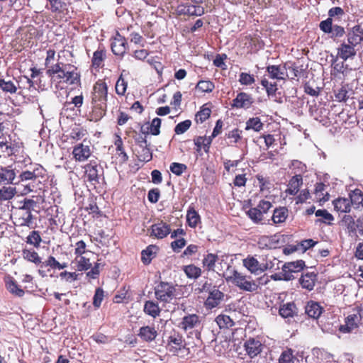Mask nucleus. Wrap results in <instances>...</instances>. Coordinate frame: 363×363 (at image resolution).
I'll return each mask as SVG.
<instances>
[{"label": "nucleus", "instance_id": "nucleus-24", "mask_svg": "<svg viewBox=\"0 0 363 363\" xmlns=\"http://www.w3.org/2000/svg\"><path fill=\"white\" fill-rule=\"evenodd\" d=\"M72 154L76 160L84 162L89 157L91 151L88 145L80 144L74 147Z\"/></svg>", "mask_w": 363, "mask_h": 363}, {"label": "nucleus", "instance_id": "nucleus-32", "mask_svg": "<svg viewBox=\"0 0 363 363\" xmlns=\"http://www.w3.org/2000/svg\"><path fill=\"white\" fill-rule=\"evenodd\" d=\"M5 283L6 289L13 295L18 297H22L24 295V291L20 288L13 278H6Z\"/></svg>", "mask_w": 363, "mask_h": 363}, {"label": "nucleus", "instance_id": "nucleus-1", "mask_svg": "<svg viewBox=\"0 0 363 363\" xmlns=\"http://www.w3.org/2000/svg\"><path fill=\"white\" fill-rule=\"evenodd\" d=\"M108 86L106 82L99 80L93 88L91 121H99L106 113Z\"/></svg>", "mask_w": 363, "mask_h": 363}, {"label": "nucleus", "instance_id": "nucleus-39", "mask_svg": "<svg viewBox=\"0 0 363 363\" xmlns=\"http://www.w3.org/2000/svg\"><path fill=\"white\" fill-rule=\"evenodd\" d=\"M144 312L152 318H156L160 313V308L157 303L147 301L144 305Z\"/></svg>", "mask_w": 363, "mask_h": 363}, {"label": "nucleus", "instance_id": "nucleus-40", "mask_svg": "<svg viewBox=\"0 0 363 363\" xmlns=\"http://www.w3.org/2000/svg\"><path fill=\"white\" fill-rule=\"evenodd\" d=\"M315 215L316 217L320 218L316 220V223H323L327 225H331L332 222L334 220L333 216L325 209L317 210L315 212Z\"/></svg>", "mask_w": 363, "mask_h": 363}, {"label": "nucleus", "instance_id": "nucleus-38", "mask_svg": "<svg viewBox=\"0 0 363 363\" xmlns=\"http://www.w3.org/2000/svg\"><path fill=\"white\" fill-rule=\"evenodd\" d=\"M278 363H298V359L295 357L294 351L287 348L281 352Z\"/></svg>", "mask_w": 363, "mask_h": 363}, {"label": "nucleus", "instance_id": "nucleus-52", "mask_svg": "<svg viewBox=\"0 0 363 363\" xmlns=\"http://www.w3.org/2000/svg\"><path fill=\"white\" fill-rule=\"evenodd\" d=\"M257 245L259 249H271L274 247L272 237L261 236L258 241Z\"/></svg>", "mask_w": 363, "mask_h": 363}, {"label": "nucleus", "instance_id": "nucleus-17", "mask_svg": "<svg viewBox=\"0 0 363 363\" xmlns=\"http://www.w3.org/2000/svg\"><path fill=\"white\" fill-rule=\"evenodd\" d=\"M243 265L252 274H258L268 269L267 264H260L259 261L252 256H248L243 259Z\"/></svg>", "mask_w": 363, "mask_h": 363}, {"label": "nucleus", "instance_id": "nucleus-7", "mask_svg": "<svg viewBox=\"0 0 363 363\" xmlns=\"http://www.w3.org/2000/svg\"><path fill=\"white\" fill-rule=\"evenodd\" d=\"M320 29L325 33L330 34V38H341L345 33V28L339 25H333V19L328 18L319 24Z\"/></svg>", "mask_w": 363, "mask_h": 363}, {"label": "nucleus", "instance_id": "nucleus-35", "mask_svg": "<svg viewBox=\"0 0 363 363\" xmlns=\"http://www.w3.org/2000/svg\"><path fill=\"white\" fill-rule=\"evenodd\" d=\"M288 216V209L286 207H279L274 211L272 219L273 223L277 225L285 222Z\"/></svg>", "mask_w": 363, "mask_h": 363}, {"label": "nucleus", "instance_id": "nucleus-30", "mask_svg": "<svg viewBox=\"0 0 363 363\" xmlns=\"http://www.w3.org/2000/svg\"><path fill=\"white\" fill-rule=\"evenodd\" d=\"M16 172L14 169L9 168H1L0 169V183L18 184V182H14Z\"/></svg>", "mask_w": 363, "mask_h": 363}, {"label": "nucleus", "instance_id": "nucleus-62", "mask_svg": "<svg viewBox=\"0 0 363 363\" xmlns=\"http://www.w3.org/2000/svg\"><path fill=\"white\" fill-rule=\"evenodd\" d=\"M191 121L190 120L184 121L178 123L174 128V132L177 135L185 133L191 126Z\"/></svg>", "mask_w": 363, "mask_h": 363}, {"label": "nucleus", "instance_id": "nucleus-11", "mask_svg": "<svg viewBox=\"0 0 363 363\" xmlns=\"http://www.w3.org/2000/svg\"><path fill=\"white\" fill-rule=\"evenodd\" d=\"M197 5L191 4H179L176 8V13L178 15H188L190 16H201L205 13L204 8L199 4Z\"/></svg>", "mask_w": 363, "mask_h": 363}, {"label": "nucleus", "instance_id": "nucleus-27", "mask_svg": "<svg viewBox=\"0 0 363 363\" xmlns=\"http://www.w3.org/2000/svg\"><path fill=\"white\" fill-rule=\"evenodd\" d=\"M269 77L273 79H284L286 74L285 67L281 65H269L267 67Z\"/></svg>", "mask_w": 363, "mask_h": 363}, {"label": "nucleus", "instance_id": "nucleus-51", "mask_svg": "<svg viewBox=\"0 0 363 363\" xmlns=\"http://www.w3.org/2000/svg\"><path fill=\"white\" fill-rule=\"evenodd\" d=\"M23 256L26 259L36 264L41 263V259L35 250H23Z\"/></svg>", "mask_w": 363, "mask_h": 363}, {"label": "nucleus", "instance_id": "nucleus-55", "mask_svg": "<svg viewBox=\"0 0 363 363\" xmlns=\"http://www.w3.org/2000/svg\"><path fill=\"white\" fill-rule=\"evenodd\" d=\"M326 186L323 183H317L315 186V198L319 201L324 199L328 200V198L325 199V196H328V194L325 192Z\"/></svg>", "mask_w": 363, "mask_h": 363}, {"label": "nucleus", "instance_id": "nucleus-57", "mask_svg": "<svg viewBox=\"0 0 363 363\" xmlns=\"http://www.w3.org/2000/svg\"><path fill=\"white\" fill-rule=\"evenodd\" d=\"M0 88L5 92L10 94L16 93L17 87L12 81H6L0 79Z\"/></svg>", "mask_w": 363, "mask_h": 363}, {"label": "nucleus", "instance_id": "nucleus-22", "mask_svg": "<svg viewBox=\"0 0 363 363\" xmlns=\"http://www.w3.org/2000/svg\"><path fill=\"white\" fill-rule=\"evenodd\" d=\"M347 42L357 46L363 41V28L359 25H356L352 28L348 33Z\"/></svg>", "mask_w": 363, "mask_h": 363}, {"label": "nucleus", "instance_id": "nucleus-44", "mask_svg": "<svg viewBox=\"0 0 363 363\" xmlns=\"http://www.w3.org/2000/svg\"><path fill=\"white\" fill-rule=\"evenodd\" d=\"M183 270L186 277L189 279H196L201 274V269L194 264L184 266Z\"/></svg>", "mask_w": 363, "mask_h": 363}, {"label": "nucleus", "instance_id": "nucleus-45", "mask_svg": "<svg viewBox=\"0 0 363 363\" xmlns=\"http://www.w3.org/2000/svg\"><path fill=\"white\" fill-rule=\"evenodd\" d=\"M74 261L79 271H86L91 267L89 259L83 255L75 257Z\"/></svg>", "mask_w": 363, "mask_h": 363}, {"label": "nucleus", "instance_id": "nucleus-23", "mask_svg": "<svg viewBox=\"0 0 363 363\" xmlns=\"http://www.w3.org/2000/svg\"><path fill=\"white\" fill-rule=\"evenodd\" d=\"M200 324V318L196 314H189L183 317L180 327L187 331L193 329Z\"/></svg>", "mask_w": 363, "mask_h": 363}, {"label": "nucleus", "instance_id": "nucleus-14", "mask_svg": "<svg viewBox=\"0 0 363 363\" xmlns=\"http://www.w3.org/2000/svg\"><path fill=\"white\" fill-rule=\"evenodd\" d=\"M102 171L101 167L96 162H90L85 166V177L91 183L98 184Z\"/></svg>", "mask_w": 363, "mask_h": 363}, {"label": "nucleus", "instance_id": "nucleus-54", "mask_svg": "<svg viewBox=\"0 0 363 363\" xmlns=\"http://www.w3.org/2000/svg\"><path fill=\"white\" fill-rule=\"evenodd\" d=\"M349 91L345 86H342L340 89L335 90V97L337 101H346L349 99Z\"/></svg>", "mask_w": 363, "mask_h": 363}, {"label": "nucleus", "instance_id": "nucleus-33", "mask_svg": "<svg viewBox=\"0 0 363 363\" xmlns=\"http://www.w3.org/2000/svg\"><path fill=\"white\" fill-rule=\"evenodd\" d=\"M301 184L302 177L300 174H296L289 181L286 192L290 195H296L299 191Z\"/></svg>", "mask_w": 363, "mask_h": 363}, {"label": "nucleus", "instance_id": "nucleus-28", "mask_svg": "<svg viewBox=\"0 0 363 363\" xmlns=\"http://www.w3.org/2000/svg\"><path fill=\"white\" fill-rule=\"evenodd\" d=\"M316 281V274L314 272H306L303 274L299 279V283L301 286L309 291H311Z\"/></svg>", "mask_w": 363, "mask_h": 363}, {"label": "nucleus", "instance_id": "nucleus-34", "mask_svg": "<svg viewBox=\"0 0 363 363\" xmlns=\"http://www.w3.org/2000/svg\"><path fill=\"white\" fill-rule=\"evenodd\" d=\"M349 200L354 208L363 207V192L359 189H355L350 194Z\"/></svg>", "mask_w": 363, "mask_h": 363}, {"label": "nucleus", "instance_id": "nucleus-20", "mask_svg": "<svg viewBox=\"0 0 363 363\" xmlns=\"http://www.w3.org/2000/svg\"><path fill=\"white\" fill-rule=\"evenodd\" d=\"M224 297V294L220 290L214 287L208 294L205 301V306L207 308L212 309L218 306Z\"/></svg>", "mask_w": 363, "mask_h": 363}, {"label": "nucleus", "instance_id": "nucleus-16", "mask_svg": "<svg viewBox=\"0 0 363 363\" xmlns=\"http://www.w3.org/2000/svg\"><path fill=\"white\" fill-rule=\"evenodd\" d=\"M15 220L13 223L16 226L23 227L27 226L29 228H33V216L31 211H18L15 213Z\"/></svg>", "mask_w": 363, "mask_h": 363}, {"label": "nucleus", "instance_id": "nucleus-26", "mask_svg": "<svg viewBox=\"0 0 363 363\" xmlns=\"http://www.w3.org/2000/svg\"><path fill=\"white\" fill-rule=\"evenodd\" d=\"M213 139L211 137L199 136L194 139V143L196 147V152L200 153L203 149L206 153H208Z\"/></svg>", "mask_w": 363, "mask_h": 363}, {"label": "nucleus", "instance_id": "nucleus-5", "mask_svg": "<svg viewBox=\"0 0 363 363\" xmlns=\"http://www.w3.org/2000/svg\"><path fill=\"white\" fill-rule=\"evenodd\" d=\"M155 295L160 301L170 303L176 296V289L172 284L162 281L155 286Z\"/></svg>", "mask_w": 363, "mask_h": 363}, {"label": "nucleus", "instance_id": "nucleus-64", "mask_svg": "<svg viewBox=\"0 0 363 363\" xmlns=\"http://www.w3.org/2000/svg\"><path fill=\"white\" fill-rule=\"evenodd\" d=\"M64 69V66L61 67L59 63L51 66L46 72L47 74L55 80L56 75L60 74L61 72Z\"/></svg>", "mask_w": 363, "mask_h": 363}, {"label": "nucleus", "instance_id": "nucleus-59", "mask_svg": "<svg viewBox=\"0 0 363 363\" xmlns=\"http://www.w3.org/2000/svg\"><path fill=\"white\" fill-rule=\"evenodd\" d=\"M238 81L242 85L250 86L255 83V79L253 75L245 72H241L239 75Z\"/></svg>", "mask_w": 363, "mask_h": 363}, {"label": "nucleus", "instance_id": "nucleus-36", "mask_svg": "<svg viewBox=\"0 0 363 363\" xmlns=\"http://www.w3.org/2000/svg\"><path fill=\"white\" fill-rule=\"evenodd\" d=\"M158 250V247L156 245H149L145 250H143L141 252V259L142 262L147 264H149L154 256L156 255Z\"/></svg>", "mask_w": 363, "mask_h": 363}, {"label": "nucleus", "instance_id": "nucleus-31", "mask_svg": "<svg viewBox=\"0 0 363 363\" xmlns=\"http://www.w3.org/2000/svg\"><path fill=\"white\" fill-rule=\"evenodd\" d=\"M334 209L340 213H348L351 209V204L349 199L338 198L333 201Z\"/></svg>", "mask_w": 363, "mask_h": 363}, {"label": "nucleus", "instance_id": "nucleus-49", "mask_svg": "<svg viewBox=\"0 0 363 363\" xmlns=\"http://www.w3.org/2000/svg\"><path fill=\"white\" fill-rule=\"evenodd\" d=\"M248 217L255 223H259L263 219V213L258 208H251L247 211Z\"/></svg>", "mask_w": 363, "mask_h": 363}, {"label": "nucleus", "instance_id": "nucleus-9", "mask_svg": "<svg viewBox=\"0 0 363 363\" xmlns=\"http://www.w3.org/2000/svg\"><path fill=\"white\" fill-rule=\"evenodd\" d=\"M362 316L360 311L350 314L346 318L344 325L340 326V331L343 333H351L359 327Z\"/></svg>", "mask_w": 363, "mask_h": 363}, {"label": "nucleus", "instance_id": "nucleus-58", "mask_svg": "<svg viewBox=\"0 0 363 363\" xmlns=\"http://www.w3.org/2000/svg\"><path fill=\"white\" fill-rule=\"evenodd\" d=\"M214 87L213 83L208 80H201L196 85V89L202 92H211Z\"/></svg>", "mask_w": 363, "mask_h": 363}, {"label": "nucleus", "instance_id": "nucleus-8", "mask_svg": "<svg viewBox=\"0 0 363 363\" xmlns=\"http://www.w3.org/2000/svg\"><path fill=\"white\" fill-rule=\"evenodd\" d=\"M264 348V345L259 337H250L244 343L246 354L251 358L259 354Z\"/></svg>", "mask_w": 363, "mask_h": 363}, {"label": "nucleus", "instance_id": "nucleus-42", "mask_svg": "<svg viewBox=\"0 0 363 363\" xmlns=\"http://www.w3.org/2000/svg\"><path fill=\"white\" fill-rule=\"evenodd\" d=\"M218 261V255L208 253L203 259V267L208 271H215L216 262Z\"/></svg>", "mask_w": 363, "mask_h": 363}, {"label": "nucleus", "instance_id": "nucleus-3", "mask_svg": "<svg viewBox=\"0 0 363 363\" xmlns=\"http://www.w3.org/2000/svg\"><path fill=\"white\" fill-rule=\"evenodd\" d=\"M228 282H230L240 289L248 292L256 291L259 285L250 276H247L235 269H231L228 273L224 274Z\"/></svg>", "mask_w": 363, "mask_h": 363}, {"label": "nucleus", "instance_id": "nucleus-56", "mask_svg": "<svg viewBox=\"0 0 363 363\" xmlns=\"http://www.w3.org/2000/svg\"><path fill=\"white\" fill-rule=\"evenodd\" d=\"M105 54L102 50H97L94 52L92 57V66L99 67L102 65Z\"/></svg>", "mask_w": 363, "mask_h": 363}, {"label": "nucleus", "instance_id": "nucleus-25", "mask_svg": "<svg viewBox=\"0 0 363 363\" xmlns=\"http://www.w3.org/2000/svg\"><path fill=\"white\" fill-rule=\"evenodd\" d=\"M279 315L284 318H292L297 314V308L294 302L284 303L280 305Z\"/></svg>", "mask_w": 363, "mask_h": 363}, {"label": "nucleus", "instance_id": "nucleus-2", "mask_svg": "<svg viewBox=\"0 0 363 363\" xmlns=\"http://www.w3.org/2000/svg\"><path fill=\"white\" fill-rule=\"evenodd\" d=\"M16 167L21 169H25L22 170V172L18 177V184L21 182L36 180L40 178L44 179L47 174L46 169L42 165L38 163H33L30 158L28 157H25L23 160H18L16 162L15 169H16Z\"/></svg>", "mask_w": 363, "mask_h": 363}, {"label": "nucleus", "instance_id": "nucleus-61", "mask_svg": "<svg viewBox=\"0 0 363 363\" xmlns=\"http://www.w3.org/2000/svg\"><path fill=\"white\" fill-rule=\"evenodd\" d=\"M169 169L173 174L180 176L186 170L187 167L184 164L173 162L171 164Z\"/></svg>", "mask_w": 363, "mask_h": 363}, {"label": "nucleus", "instance_id": "nucleus-18", "mask_svg": "<svg viewBox=\"0 0 363 363\" xmlns=\"http://www.w3.org/2000/svg\"><path fill=\"white\" fill-rule=\"evenodd\" d=\"M150 230V236L157 239L164 238L171 233L170 225L163 221L152 225Z\"/></svg>", "mask_w": 363, "mask_h": 363}, {"label": "nucleus", "instance_id": "nucleus-47", "mask_svg": "<svg viewBox=\"0 0 363 363\" xmlns=\"http://www.w3.org/2000/svg\"><path fill=\"white\" fill-rule=\"evenodd\" d=\"M341 225L345 228L350 233H355L354 219L350 215H345L342 217Z\"/></svg>", "mask_w": 363, "mask_h": 363}, {"label": "nucleus", "instance_id": "nucleus-50", "mask_svg": "<svg viewBox=\"0 0 363 363\" xmlns=\"http://www.w3.org/2000/svg\"><path fill=\"white\" fill-rule=\"evenodd\" d=\"M216 322L220 328H230L233 325V321L227 315H219L216 318Z\"/></svg>", "mask_w": 363, "mask_h": 363}, {"label": "nucleus", "instance_id": "nucleus-53", "mask_svg": "<svg viewBox=\"0 0 363 363\" xmlns=\"http://www.w3.org/2000/svg\"><path fill=\"white\" fill-rule=\"evenodd\" d=\"M42 241L41 237L38 231H32L26 238V242L32 245L35 247H39Z\"/></svg>", "mask_w": 363, "mask_h": 363}, {"label": "nucleus", "instance_id": "nucleus-43", "mask_svg": "<svg viewBox=\"0 0 363 363\" xmlns=\"http://www.w3.org/2000/svg\"><path fill=\"white\" fill-rule=\"evenodd\" d=\"M186 220L191 228H195L200 223V216L194 208H189L186 213Z\"/></svg>", "mask_w": 363, "mask_h": 363}, {"label": "nucleus", "instance_id": "nucleus-19", "mask_svg": "<svg viewBox=\"0 0 363 363\" xmlns=\"http://www.w3.org/2000/svg\"><path fill=\"white\" fill-rule=\"evenodd\" d=\"M355 47V45H353L348 42H343L337 48V56L344 61L354 58L357 54Z\"/></svg>", "mask_w": 363, "mask_h": 363}, {"label": "nucleus", "instance_id": "nucleus-46", "mask_svg": "<svg viewBox=\"0 0 363 363\" xmlns=\"http://www.w3.org/2000/svg\"><path fill=\"white\" fill-rule=\"evenodd\" d=\"M16 194V189L11 186H4L0 189V200L7 201L13 199Z\"/></svg>", "mask_w": 363, "mask_h": 363}, {"label": "nucleus", "instance_id": "nucleus-12", "mask_svg": "<svg viewBox=\"0 0 363 363\" xmlns=\"http://www.w3.org/2000/svg\"><path fill=\"white\" fill-rule=\"evenodd\" d=\"M185 340L182 335L174 333L168 338L167 347L170 352L178 355L179 352L185 348Z\"/></svg>", "mask_w": 363, "mask_h": 363}, {"label": "nucleus", "instance_id": "nucleus-60", "mask_svg": "<svg viewBox=\"0 0 363 363\" xmlns=\"http://www.w3.org/2000/svg\"><path fill=\"white\" fill-rule=\"evenodd\" d=\"M226 136L227 138L230 140L228 145H232L233 144L237 143L241 138V131L238 128H235L228 132V133L226 134Z\"/></svg>", "mask_w": 363, "mask_h": 363}, {"label": "nucleus", "instance_id": "nucleus-6", "mask_svg": "<svg viewBox=\"0 0 363 363\" xmlns=\"http://www.w3.org/2000/svg\"><path fill=\"white\" fill-rule=\"evenodd\" d=\"M58 82H65L71 85H78L80 84V75L77 71V68L70 65H64V69L60 74L56 75Z\"/></svg>", "mask_w": 363, "mask_h": 363}, {"label": "nucleus", "instance_id": "nucleus-37", "mask_svg": "<svg viewBox=\"0 0 363 363\" xmlns=\"http://www.w3.org/2000/svg\"><path fill=\"white\" fill-rule=\"evenodd\" d=\"M46 8L52 13H62L66 9L64 0H47Z\"/></svg>", "mask_w": 363, "mask_h": 363}, {"label": "nucleus", "instance_id": "nucleus-48", "mask_svg": "<svg viewBox=\"0 0 363 363\" xmlns=\"http://www.w3.org/2000/svg\"><path fill=\"white\" fill-rule=\"evenodd\" d=\"M261 84L265 88L269 97L276 96V92L277 91V85L276 83L269 82L267 79L264 78L261 81Z\"/></svg>", "mask_w": 363, "mask_h": 363}, {"label": "nucleus", "instance_id": "nucleus-13", "mask_svg": "<svg viewBox=\"0 0 363 363\" xmlns=\"http://www.w3.org/2000/svg\"><path fill=\"white\" fill-rule=\"evenodd\" d=\"M254 103L253 97L245 92H240L233 100L231 106L235 108L248 109Z\"/></svg>", "mask_w": 363, "mask_h": 363}, {"label": "nucleus", "instance_id": "nucleus-21", "mask_svg": "<svg viewBox=\"0 0 363 363\" xmlns=\"http://www.w3.org/2000/svg\"><path fill=\"white\" fill-rule=\"evenodd\" d=\"M137 335L143 341L150 342L155 340L158 333L155 327L145 325L139 329Z\"/></svg>", "mask_w": 363, "mask_h": 363}, {"label": "nucleus", "instance_id": "nucleus-10", "mask_svg": "<svg viewBox=\"0 0 363 363\" xmlns=\"http://www.w3.org/2000/svg\"><path fill=\"white\" fill-rule=\"evenodd\" d=\"M305 267L304 261L300 259L294 262H286L282 266V271L284 272V281H290L294 279L293 273L301 272Z\"/></svg>", "mask_w": 363, "mask_h": 363}, {"label": "nucleus", "instance_id": "nucleus-4", "mask_svg": "<svg viewBox=\"0 0 363 363\" xmlns=\"http://www.w3.org/2000/svg\"><path fill=\"white\" fill-rule=\"evenodd\" d=\"M149 147L145 136L140 135L135 138L133 151L140 161L147 162L152 160V154Z\"/></svg>", "mask_w": 363, "mask_h": 363}, {"label": "nucleus", "instance_id": "nucleus-41", "mask_svg": "<svg viewBox=\"0 0 363 363\" xmlns=\"http://www.w3.org/2000/svg\"><path fill=\"white\" fill-rule=\"evenodd\" d=\"M245 130H252L255 132H259L263 129L264 124L259 117L250 118L246 121Z\"/></svg>", "mask_w": 363, "mask_h": 363}, {"label": "nucleus", "instance_id": "nucleus-29", "mask_svg": "<svg viewBox=\"0 0 363 363\" xmlns=\"http://www.w3.org/2000/svg\"><path fill=\"white\" fill-rule=\"evenodd\" d=\"M323 311V307L315 301H309L306 306V313L309 317L313 319L318 318L322 314Z\"/></svg>", "mask_w": 363, "mask_h": 363}, {"label": "nucleus", "instance_id": "nucleus-15", "mask_svg": "<svg viewBox=\"0 0 363 363\" xmlns=\"http://www.w3.org/2000/svg\"><path fill=\"white\" fill-rule=\"evenodd\" d=\"M128 48L126 39L118 33L113 38L111 42V50L114 55L123 56Z\"/></svg>", "mask_w": 363, "mask_h": 363}, {"label": "nucleus", "instance_id": "nucleus-63", "mask_svg": "<svg viewBox=\"0 0 363 363\" xmlns=\"http://www.w3.org/2000/svg\"><path fill=\"white\" fill-rule=\"evenodd\" d=\"M127 89V82L124 80V79L121 76L116 82V92L118 95H124Z\"/></svg>", "mask_w": 363, "mask_h": 363}]
</instances>
